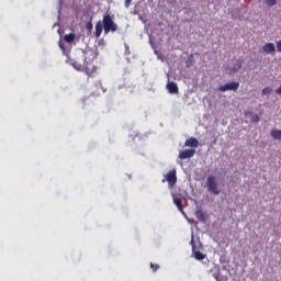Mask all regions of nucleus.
<instances>
[{
  "label": "nucleus",
  "mask_w": 281,
  "mask_h": 281,
  "mask_svg": "<svg viewBox=\"0 0 281 281\" xmlns=\"http://www.w3.org/2000/svg\"><path fill=\"white\" fill-rule=\"evenodd\" d=\"M102 30L104 31V34L117 32V24L114 23L113 18L109 13L103 15L102 21L97 22L94 32L95 38H100V36H102Z\"/></svg>",
  "instance_id": "nucleus-1"
},
{
  "label": "nucleus",
  "mask_w": 281,
  "mask_h": 281,
  "mask_svg": "<svg viewBox=\"0 0 281 281\" xmlns=\"http://www.w3.org/2000/svg\"><path fill=\"white\" fill-rule=\"evenodd\" d=\"M167 91L172 95H177V93H179V86H177L176 82H179V80H181V72L169 71L167 72Z\"/></svg>",
  "instance_id": "nucleus-2"
},
{
  "label": "nucleus",
  "mask_w": 281,
  "mask_h": 281,
  "mask_svg": "<svg viewBox=\"0 0 281 281\" xmlns=\"http://www.w3.org/2000/svg\"><path fill=\"white\" fill-rule=\"evenodd\" d=\"M168 183L170 190H172V188H175V186H177V169H171L167 172V175H165L164 179H162V183Z\"/></svg>",
  "instance_id": "nucleus-3"
},
{
  "label": "nucleus",
  "mask_w": 281,
  "mask_h": 281,
  "mask_svg": "<svg viewBox=\"0 0 281 281\" xmlns=\"http://www.w3.org/2000/svg\"><path fill=\"white\" fill-rule=\"evenodd\" d=\"M206 188L207 190L217 196V194H221V189H218V184L216 183V177L209 176L206 180Z\"/></svg>",
  "instance_id": "nucleus-4"
},
{
  "label": "nucleus",
  "mask_w": 281,
  "mask_h": 281,
  "mask_svg": "<svg viewBox=\"0 0 281 281\" xmlns=\"http://www.w3.org/2000/svg\"><path fill=\"white\" fill-rule=\"evenodd\" d=\"M240 83L238 81H232L218 87V91L225 93V91H238Z\"/></svg>",
  "instance_id": "nucleus-5"
},
{
  "label": "nucleus",
  "mask_w": 281,
  "mask_h": 281,
  "mask_svg": "<svg viewBox=\"0 0 281 281\" xmlns=\"http://www.w3.org/2000/svg\"><path fill=\"white\" fill-rule=\"evenodd\" d=\"M196 150L194 149H184L179 153V159H192V156L195 155Z\"/></svg>",
  "instance_id": "nucleus-6"
},
{
  "label": "nucleus",
  "mask_w": 281,
  "mask_h": 281,
  "mask_svg": "<svg viewBox=\"0 0 281 281\" xmlns=\"http://www.w3.org/2000/svg\"><path fill=\"white\" fill-rule=\"evenodd\" d=\"M191 245H192V254L195 260H205V255L201 251H198L196 247H194V239L191 240Z\"/></svg>",
  "instance_id": "nucleus-7"
},
{
  "label": "nucleus",
  "mask_w": 281,
  "mask_h": 281,
  "mask_svg": "<svg viewBox=\"0 0 281 281\" xmlns=\"http://www.w3.org/2000/svg\"><path fill=\"white\" fill-rule=\"evenodd\" d=\"M265 54H273L276 52V45L273 43H267L262 46Z\"/></svg>",
  "instance_id": "nucleus-8"
},
{
  "label": "nucleus",
  "mask_w": 281,
  "mask_h": 281,
  "mask_svg": "<svg viewBox=\"0 0 281 281\" xmlns=\"http://www.w3.org/2000/svg\"><path fill=\"white\" fill-rule=\"evenodd\" d=\"M184 146H189L190 148H198L199 147V139L191 137L186 140Z\"/></svg>",
  "instance_id": "nucleus-9"
},
{
  "label": "nucleus",
  "mask_w": 281,
  "mask_h": 281,
  "mask_svg": "<svg viewBox=\"0 0 281 281\" xmlns=\"http://www.w3.org/2000/svg\"><path fill=\"white\" fill-rule=\"evenodd\" d=\"M246 117H250V122L254 124H257V122H260V116L258 114H255L254 112H246Z\"/></svg>",
  "instance_id": "nucleus-10"
},
{
  "label": "nucleus",
  "mask_w": 281,
  "mask_h": 281,
  "mask_svg": "<svg viewBox=\"0 0 281 281\" xmlns=\"http://www.w3.org/2000/svg\"><path fill=\"white\" fill-rule=\"evenodd\" d=\"M195 217L198 218V221H200V223H205L206 221L205 213L202 210L195 211Z\"/></svg>",
  "instance_id": "nucleus-11"
},
{
  "label": "nucleus",
  "mask_w": 281,
  "mask_h": 281,
  "mask_svg": "<svg viewBox=\"0 0 281 281\" xmlns=\"http://www.w3.org/2000/svg\"><path fill=\"white\" fill-rule=\"evenodd\" d=\"M270 135L278 142H281V130H271Z\"/></svg>",
  "instance_id": "nucleus-12"
},
{
  "label": "nucleus",
  "mask_w": 281,
  "mask_h": 281,
  "mask_svg": "<svg viewBox=\"0 0 281 281\" xmlns=\"http://www.w3.org/2000/svg\"><path fill=\"white\" fill-rule=\"evenodd\" d=\"M173 203H175V205H177V207H178V210H180V212L183 211V205L181 204V196L173 195Z\"/></svg>",
  "instance_id": "nucleus-13"
},
{
  "label": "nucleus",
  "mask_w": 281,
  "mask_h": 281,
  "mask_svg": "<svg viewBox=\"0 0 281 281\" xmlns=\"http://www.w3.org/2000/svg\"><path fill=\"white\" fill-rule=\"evenodd\" d=\"M64 41H65L66 43H74V41H76V34H74V33L66 34V35L64 36Z\"/></svg>",
  "instance_id": "nucleus-14"
},
{
  "label": "nucleus",
  "mask_w": 281,
  "mask_h": 281,
  "mask_svg": "<svg viewBox=\"0 0 281 281\" xmlns=\"http://www.w3.org/2000/svg\"><path fill=\"white\" fill-rule=\"evenodd\" d=\"M194 63H196V59H194V54L189 55L186 63L187 67H192Z\"/></svg>",
  "instance_id": "nucleus-15"
},
{
  "label": "nucleus",
  "mask_w": 281,
  "mask_h": 281,
  "mask_svg": "<svg viewBox=\"0 0 281 281\" xmlns=\"http://www.w3.org/2000/svg\"><path fill=\"white\" fill-rule=\"evenodd\" d=\"M272 92H273V88L271 87H266L262 89V95H269Z\"/></svg>",
  "instance_id": "nucleus-16"
},
{
  "label": "nucleus",
  "mask_w": 281,
  "mask_h": 281,
  "mask_svg": "<svg viewBox=\"0 0 281 281\" xmlns=\"http://www.w3.org/2000/svg\"><path fill=\"white\" fill-rule=\"evenodd\" d=\"M267 5H269L270 8L276 5V3H278V0H266Z\"/></svg>",
  "instance_id": "nucleus-17"
},
{
  "label": "nucleus",
  "mask_w": 281,
  "mask_h": 281,
  "mask_svg": "<svg viewBox=\"0 0 281 281\" xmlns=\"http://www.w3.org/2000/svg\"><path fill=\"white\" fill-rule=\"evenodd\" d=\"M150 269H153L154 272L159 271V265L158 263H150Z\"/></svg>",
  "instance_id": "nucleus-18"
},
{
  "label": "nucleus",
  "mask_w": 281,
  "mask_h": 281,
  "mask_svg": "<svg viewBox=\"0 0 281 281\" xmlns=\"http://www.w3.org/2000/svg\"><path fill=\"white\" fill-rule=\"evenodd\" d=\"M86 30H87L88 32H91V31L93 30V23L88 22V23L86 24Z\"/></svg>",
  "instance_id": "nucleus-19"
},
{
  "label": "nucleus",
  "mask_w": 281,
  "mask_h": 281,
  "mask_svg": "<svg viewBox=\"0 0 281 281\" xmlns=\"http://www.w3.org/2000/svg\"><path fill=\"white\" fill-rule=\"evenodd\" d=\"M131 3H133V0H125V8H131Z\"/></svg>",
  "instance_id": "nucleus-20"
},
{
  "label": "nucleus",
  "mask_w": 281,
  "mask_h": 281,
  "mask_svg": "<svg viewBox=\"0 0 281 281\" xmlns=\"http://www.w3.org/2000/svg\"><path fill=\"white\" fill-rule=\"evenodd\" d=\"M277 49L281 54V40L277 42Z\"/></svg>",
  "instance_id": "nucleus-21"
},
{
  "label": "nucleus",
  "mask_w": 281,
  "mask_h": 281,
  "mask_svg": "<svg viewBox=\"0 0 281 281\" xmlns=\"http://www.w3.org/2000/svg\"><path fill=\"white\" fill-rule=\"evenodd\" d=\"M59 47L65 52V45L63 44V42H59Z\"/></svg>",
  "instance_id": "nucleus-22"
}]
</instances>
